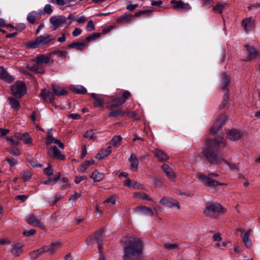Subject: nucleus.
Instances as JSON below:
<instances>
[{
	"label": "nucleus",
	"instance_id": "39",
	"mask_svg": "<svg viewBox=\"0 0 260 260\" xmlns=\"http://www.w3.org/2000/svg\"><path fill=\"white\" fill-rule=\"evenodd\" d=\"M226 6V4H217L213 7V10L215 13L221 14Z\"/></svg>",
	"mask_w": 260,
	"mask_h": 260
},
{
	"label": "nucleus",
	"instance_id": "50",
	"mask_svg": "<svg viewBox=\"0 0 260 260\" xmlns=\"http://www.w3.org/2000/svg\"><path fill=\"white\" fill-rule=\"evenodd\" d=\"M164 247L165 249L168 250H173L175 249L178 248V245L176 243L170 244V243H166L164 244Z\"/></svg>",
	"mask_w": 260,
	"mask_h": 260
},
{
	"label": "nucleus",
	"instance_id": "22",
	"mask_svg": "<svg viewBox=\"0 0 260 260\" xmlns=\"http://www.w3.org/2000/svg\"><path fill=\"white\" fill-rule=\"evenodd\" d=\"M155 157L160 161L163 162L167 160L169 158V156L164 151L160 149H155L153 151Z\"/></svg>",
	"mask_w": 260,
	"mask_h": 260
},
{
	"label": "nucleus",
	"instance_id": "21",
	"mask_svg": "<svg viewBox=\"0 0 260 260\" xmlns=\"http://www.w3.org/2000/svg\"><path fill=\"white\" fill-rule=\"evenodd\" d=\"M53 92L56 96H66L68 95V91L63 87L52 84Z\"/></svg>",
	"mask_w": 260,
	"mask_h": 260
},
{
	"label": "nucleus",
	"instance_id": "38",
	"mask_svg": "<svg viewBox=\"0 0 260 260\" xmlns=\"http://www.w3.org/2000/svg\"><path fill=\"white\" fill-rule=\"evenodd\" d=\"M230 82V79L229 77L225 74H223L222 75V84L221 87L223 89H224L229 84Z\"/></svg>",
	"mask_w": 260,
	"mask_h": 260
},
{
	"label": "nucleus",
	"instance_id": "1",
	"mask_svg": "<svg viewBox=\"0 0 260 260\" xmlns=\"http://www.w3.org/2000/svg\"><path fill=\"white\" fill-rule=\"evenodd\" d=\"M221 136L219 139L215 138L214 139L208 140L206 147L203 151V155L211 164L219 165L223 160L222 154H218L219 146L222 145L223 147L226 146L222 133Z\"/></svg>",
	"mask_w": 260,
	"mask_h": 260
},
{
	"label": "nucleus",
	"instance_id": "63",
	"mask_svg": "<svg viewBox=\"0 0 260 260\" xmlns=\"http://www.w3.org/2000/svg\"><path fill=\"white\" fill-rule=\"evenodd\" d=\"M57 139H55L52 135H49L48 137L46 138V142L48 145L51 144L53 143H54V141L57 140Z\"/></svg>",
	"mask_w": 260,
	"mask_h": 260
},
{
	"label": "nucleus",
	"instance_id": "25",
	"mask_svg": "<svg viewBox=\"0 0 260 260\" xmlns=\"http://www.w3.org/2000/svg\"><path fill=\"white\" fill-rule=\"evenodd\" d=\"M111 153V146H110L106 149H101L96 154L95 158L97 159H102L108 156Z\"/></svg>",
	"mask_w": 260,
	"mask_h": 260
},
{
	"label": "nucleus",
	"instance_id": "58",
	"mask_svg": "<svg viewBox=\"0 0 260 260\" xmlns=\"http://www.w3.org/2000/svg\"><path fill=\"white\" fill-rule=\"evenodd\" d=\"M131 187L133 188L142 189L143 188V185L138 183L137 181H136L135 180H133V183H132Z\"/></svg>",
	"mask_w": 260,
	"mask_h": 260
},
{
	"label": "nucleus",
	"instance_id": "37",
	"mask_svg": "<svg viewBox=\"0 0 260 260\" xmlns=\"http://www.w3.org/2000/svg\"><path fill=\"white\" fill-rule=\"evenodd\" d=\"M222 161H223L226 165H227L230 169L232 170H236V171H239V163H230L226 160L223 158Z\"/></svg>",
	"mask_w": 260,
	"mask_h": 260
},
{
	"label": "nucleus",
	"instance_id": "30",
	"mask_svg": "<svg viewBox=\"0 0 260 260\" xmlns=\"http://www.w3.org/2000/svg\"><path fill=\"white\" fill-rule=\"evenodd\" d=\"M28 69L30 71L36 72L39 73H43L44 72V68L42 66L38 63H36L34 65H28Z\"/></svg>",
	"mask_w": 260,
	"mask_h": 260
},
{
	"label": "nucleus",
	"instance_id": "8",
	"mask_svg": "<svg viewBox=\"0 0 260 260\" xmlns=\"http://www.w3.org/2000/svg\"><path fill=\"white\" fill-rule=\"evenodd\" d=\"M245 47L247 51V56L245 60L246 61L252 60L260 56L259 51L254 47L245 45Z\"/></svg>",
	"mask_w": 260,
	"mask_h": 260
},
{
	"label": "nucleus",
	"instance_id": "64",
	"mask_svg": "<svg viewBox=\"0 0 260 260\" xmlns=\"http://www.w3.org/2000/svg\"><path fill=\"white\" fill-rule=\"evenodd\" d=\"M28 198V196L25 194L18 195L15 197L16 200H21L22 202H24Z\"/></svg>",
	"mask_w": 260,
	"mask_h": 260
},
{
	"label": "nucleus",
	"instance_id": "12",
	"mask_svg": "<svg viewBox=\"0 0 260 260\" xmlns=\"http://www.w3.org/2000/svg\"><path fill=\"white\" fill-rule=\"evenodd\" d=\"M227 137L232 141H237L242 137L241 131L239 129H232L227 133Z\"/></svg>",
	"mask_w": 260,
	"mask_h": 260
},
{
	"label": "nucleus",
	"instance_id": "52",
	"mask_svg": "<svg viewBox=\"0 0 260 260\" xmlns=\"http://www.w3.org/2000/svg\"><path fill=\"white\" fill-rule=\"evenodd\" d=\"M100 36H101L100 33H94V34H92L91 35L87 37L86 38V40L87 41V42H89L91 41L95 40L96 38H99Z\"/></svg>",
	"mask_w": 260,
	"mask_h": 260
},
{
	"label": "nucleus",
	"instance_id": "42",
	"mask_svg": "<svg viewBox=\"0 0 260 260\" xmlns=\"http://www.w3.org/2000/svg\"><path fill=\"white\" fill-rule=\"evenodd\" d=\"M60 176V173H58V175L56 177L54 178H50L48 180L44 181L43 183L45 185L53 184L59 179Z\"/></svg>",
	"mask_w": 260,
	"mask_h": 260
},
{
	"label": "nucleus",
	"instance_id": "19",
	"mask_svg": "<svg viewBox=\"0 0 260 260\" xmlns=\"http://www.w3.org/2000/svg\"><path fill=\"white\" fill-rule=\"evenodd\" d=\"M0 79L6 82L10 83L14 80V78L9 75L3 67L0 66Z\"/></svg>",
	"mask_w": 260,
	"mask_h": 260
},
{
	"label": "nucleus",
	"instance_id": "26",
	"mask_svg": "<svg viewBox=\"0 0 260 260\" xmlns=\"http://www.w3.org/2000/svg\"><path fill=\"white\" fill-rule=\"evenodd\" d=\"M66 21V18L64 16H60L59 17L53 16L50 18V22L56 27L59 26L60 24L64 23Z\"/></svg>",
	"mask_w": 260,
	"mask_h": 260
},
{
	"label": "nucleus",
	"instance_id": "35",
	"mask_svg": "<svg viewBox=\"0 0 260 260\" xmlns=\"http://www.w3.org/2000/svg\"><path fill=\"white\" fill-rule=\"evenodd\" d=\"M136 209L142 212L145 215L152 216L153 215V212L149 207L146 206H138Z\"/></svg>",
	"mask_w": 260,
	"mask_h": 260
},
{
	"label": "nucleus",
	"instance_id": "4",
	"mask_svg": "<svg viewBox=\"0 0 260 260\" xmlns=\"http://www.w3.org/2000/svg\"><path fill=\"white\" fill-rule=\"evenodd\" d=\"M53 40L51 35L45 34L38 37L34 41L27 42L26 45L28 48H36L41 46L47 45Z\"/></svg>",
	"mask_w": 260,
	"mask_h": 260
},
{
	"label": "nucleus",
	"instance_id": "57",
	"mask_svg": "<svg viewBox=\"0 0 260 260\" xmlns=\"http://www.w3.org/2000/svg\"><path fill=\"white\" fill-rule=\"evenodd\" d=\"M6 138L7 140L10 141L13 145L17 146L20 144V142L18 140H15L12 137H7Z\"/></svg>",
	"mask_w": 260,
	"mask_h": 260
},
{
	"label": "nucleus",
	"instance_id": "56",
	"mask_svg": "<svg viewBox=\"0 0 260 260\" xmlns=\"http://www.w3.org/2000/svg\"><path fill=\"white\" fill-rule=\"evenodd\" d=\"M44 172L45 174L47 175L48 176H51L53 173V170L51 165H49L47 168H45L44 170Z\"/></svg>",
	"mask_w": 260,
	"mask_h": 260
},
{
	"label": "nucleus",
	"instance_id": "59",
	"mask_svg": "<svg viewBox=\"0 0 260 260\" xmlns=\"http://www.w3.org/2000/svg\"><path fill=\"white\" fill-rule=\"evenodd\" d=\"M36 233V230L31 229L23 232V234L26 237H30L33 236Z\"/></svg>",
	"mask_w": 260,
	"mask_h": 260
},
{
	"label": "nucleus",
	"instance_id": "10",
	"mask_svg": "<svg viewBox=\"0 0 260 260\" xmlns=\"http://www.w3.org/2000/svg\"><path fill=\"white\" fill-rule=\"evenodd\" d=\"M159 203L169 208L176 207L178 209L180 208V205L178 201L171 198L164 197L160 200Z\"/></svg>",
	"mask_w": 260,
	"mask_h": 260
},
{
	"label": "nucleus",
	"instance_id": "62",
	"mask_svg": "<svg viewBox=\"0 0 260 260\" xmlns=\"http://www.w3.org/2000/svg\"><path fill=\"white\" fill-rule=\"evenodd\" d=\"M81 196V192H78L75 191L74 193L71 196V198L69 199V200H72L74 201H75L77 200L78 198H79Z\"/></svg>",
	"mask_w": 260,
	"mask_h": 260
},
{
	"label": "nucleus",
	"instance_id": "46",
	"mask_svg": "<svg viewBox=\"0 0 260 260\" xmlns=\"http://www.w3.org/2000/svg\"><path fill=\"white\" fill-rule=\"evenodd\" d=\"M21 246L20 244H17L13 246L11 250V253L14 255H18L19 252L21 251Z\"/></svg>",
	"mask_w": 260,
	"mask_h": 260
},
{
	"label": "nucleus",
	"instance_id": "16",
	"mask_svg": "<svg viewBox=\"0 0 260 260\" xmlns=\"http://www.w3.org/2000/svg\"><path fill=\"white\" fill-rule=\"evenodd\" d=\"M61 244L59 242L52 243L49 246H43L44 248V252H49L50 254H53L58 249L61 247Z\"/></svg>",
	"mask_w": 260,
	"mask_h": 260
},
{
	"label": "nucleus",
	"instance_id": "49",
	"mask_svg": "<svg viewBox=\"0 0 260 260\" xmlns=\"http://www.w3.org/2000/svg\"><path fill=\"white\" fill-rule=\"evenodd\" d=\"M93 106L95 107H102L104 103V99H94Z\"/></svg>",
	"mask_w": 260,
	"mask_h": 260
},
{
	"label": "nucleus",
	"instance_id": "47",
	"mask_svg": "<svg viewBox=\"0 0 260 260\" xmlns=\"http://www.w3.org/2000/svg\"><path fill=\"white\" fill-rule=\"evenodd\" d=\"M71 1V0H49L50 3H54L55 2L59 6H64L69 4Z\"/></svg>",
	"mask_w": 260,
	"mask_h": 260
},
{
	"label": "nucleus",
	"instance_id": "45",
	"mask_svg": "<svg viewBox=\"0 0 260 260\" xmlns=\"http://www.w3.org/2000/svg\"><path fill=\"white\" fill-rule=\"evenodd\" d=\"M52 12V6L47 4L44 7V10L40 12V15L44 14L45 13H48L49 14H51Z\"/></svg>",
	"mask_w": 260,
	"mask_h": 260
},
{
	"label": "nucleus",
	"instance_id": "34",
	"mask_svg": "<svg viewBox=\"0 0 260 260\" xmlns=\"http://www.w3.org/2000/svg\"><path fill=\"white\" fill-rule=\"evenodd\" d=\"M122 137L120 136H115L110 141L112 146L117 148L121 144Z\"/></svg>",
	"mask_w": 260,
	"mask_h": 260
},
{
	"label": "nucleus",
	"instance_id": "27",
	"mask_svg": "<svg viewBox=\"0 0 260 260\" xmlns=\"http://www.w3.org/2000/svg\"><path fill=\"white\" fill-rule=\"evenodd\" d=\"M69 89L74 93L77 94H84L86 93V89L82 85H72L70 86Z\"/></svg>",
	"mask_w": 260,
	"mask_h": 260
},
{
	"label": "nucleus",
	"instance_id": "17",
	"mask_svg": "<svg viewBox=\"0 0 260 260\" xmlns=\"http://www.w3.org/2000/svg\"><path fill=\"white\" fill-rule=\"evenodd\" d=\"M171 3L174 5V8L179 9L184 11H188L191 9V7L188 3H185L182 1H172Z\"/></svg>",
	"mask_w": 260,
	"mask_h": 260
},
{
	"label": "nucleus",
	"instance_id": "7",
	"mask_svg": "<svg viewBox=\"0 0 260 260\" xmlns=\"http://www.w3.org/2000/svg\"><path fill=\"white\" fill-rule=\"evenodd\" d=\"M103 233L104 230L101 229L94 232L93 235L89 236L86 240L87 244L89 245L95 242L96 243L102 242Z\"/></svg>",
	"mask_w": 260,
	"mask_h": 260
},
{
	"label": "nucleus",
	"instance_id": "51",
	"mask_svg": "<svg viewBox=\"0 0 260 260\" xmlns=\"http://www.w3.org/2000/svg\"><path fill=\"white\" fill-rule=\"evenodd\" d=\"M151 12L152 11L150 10L139 11L135 13V16L139 17L143 14H146L147 16H149L151 14Z\"/></svg>",
	"mask_w": 260,
	"mask_h": 260
},
{
	"label": "nucleus",
	"instance_id": "2",
	"mask_svg": "<svg viewBox=\"0 0 260 260\" xmlns=\"http://www.w3.org/2000/svg\"><path fill=\"white\" fill-rule=\"evenodd\" d=\"M126 245L123 249V259L127 260L134 256H139L143 251V244L141 239L134 238L125 242Z\"/></svg>",
	"mask_w": 260,
	"mask_h": 260
},
{
	"label": "nucleus",
	"instance_id": "53",
	"mask_svg": "<svg viewBox=\"0 0 260 260\" xmlns=\"http://www.w3.org/2000/svg\"><path fill=\"white\" fill-rule=\"evenodd\" d=\"M54 53L59 57H65L67 55L68 52L65 50H56L54 51Z\"/></svg>",
	"mask_w": 260,
	"mask_h": 260
},
{
	"label": "nucleus",
	"instance_id": "43",
	"mask_svg": "<svg viewBox=\"0 0 260 260\" xmlns=\"http://www.w3.org/2000/svg\"><path fill=\"white\" fill-rule=\"evenodd\" d=\"M242 240L247 248H249L251 247L252 243V241L249 239V237L243 236L242 237Z\"/></svg>",
	"mask_w": 260,
	"mask_h": 260
},
{
	"label": "nucleus",
	"instance_id": "20",
	"mask_svg": "<svg viewBox=\"0 0 260 260\" xmlns=\"http://www.w3.org/2000/svg\"><path fill=\"white\" fill-rule=\"evenodd\" d=\"M134 20V16L127 13H124L117 19V22L122 24L128 23Z\"/></svg>",
	"mask_w": 260,
	"mask_h": 260
},
{
	"label": "nucleus",
	"instance_id": "55",
	"mask_svg": "<svg viewBox=\"0 0 260 260\" xmlns=\"http://www.w3.org/2000/svg\"><path fill=\"white\" fill-rule=\"evenodd\" d=\"M6 160L8 162L11 167L16 165L18 164L17 161L13 158H7Z\"/></svg>",
	"mask_w": 260,
	"mask_h": 260
},
{
	"label": "nucleus",
	"instance_id": "11",
	"mask_svg": "<svg viewBox=\"0 0 260 260\" xmlns=\"http://www.w3.org/2000/svg\"><path fill=\"white\" fill-rule=\"evenodd\" d=\"M26 222L31 225L37 226L41 229H45V225L40 220L37 219L35 215L33 214H29L26 219Z\"/></svg>",
	"mask_w": 260,
	"mask_h": 260
},
{
	"label": "nucleus",
	"instance_id": "28",
	"mask_svg": "<svg viewBox=\"0 0 260 260\" xmlns=\"http://www.w3.org/2000/svg\"><path fill=\"white\" fill-rule=\"evenodd\" d=\"M95 160H85L82 164H81L78 168V171L81 173H83L88 168V167L92 164H94Z\"/></svg>",
	"mask_w": 260,
	"mask_h": 260
},
{
	"label": "nucleus",
	"instance_id": "29",
	"mask_svg": "<svg viewBox=\"0 0 260 260\" xmlns=\"http://www.w3.org/2000/svg\"><path fill=\"white\" fill-rule=\"evenodd\" d=\"M104 174L98 172L96 170H94L90 176V177L93 180L94 182H99L104 177Z\"/></svg>",
	"mask_w": 260,
	"mask_h": 260
},
{
	"label": "nucleus",
	"instance_id": "48",
	"mask_svg": "<svg viewBox=\"0 0 260 260\" xmlns=\"http://www.w3.org/2000/svg\"><path fill=\"white\" fill-rule=\"evenodd\" d=\"M23 137L24 138L23 142L25 144H30L32 143V139L29 137L28 133H23Z\"/></svg>",
	"mask_w": 260,
	"mask_h": 260
},
{
	"label": "nucleus",
	"instance_id": "61",
	"mask_svg": "<svg viewBox=\"0 0 260 260\" xmlns=\"http://www.w3.org/2000/svg\"><path fill=\"white\" fill-rule=\"evenodd\" d=\"M61 199V196L59 193H56L52 201L50 202L51 206H54Z\"/></svg>",
	"mask_w": 260,
	"mask_h": 260
},
{
	"label": "nucleus",
	"instance_id": "41",
	"mask_svg": "<svg viewBox=\"0 0 260 260\" xmlns=\"http://www.w3.org/2000/svg\"><path fill=\"white\" fill-rule=\"evenodd\" d=\"M49 58L47 57H46L44 55H40L39 56L36 57L33 59V60L34 61H36V62L40 63H47L49 62Z\"/></svg>",
	"mask_w": 260,
	"mask_h": 260
},
{
	"label": "nucleus",
	"instance_id": "40",
	"mask_svg": "<svg viewBox=\"0 0 260 260\" xmlns=\"http://www.w3.org/2000/svg\"><path fill=\"white\" fill-rule=\"evenodd\" d=\"M83 136L86 138H89L90 140H95L97 138V136L94 134L93 129L87 131L84 134Z\"/></svg>",
	"mask_w": 260,
	"mask_h": 260
},
{
	"label": "nucleus",
	"instance_id": "36",
	"mask_svg": "<svg viewBox=\"0 0 260 260\" xmlns=\"http://www.w3.org/2000/svg\"><path fill=\"white\" fill-rule=\"evenodd\" d=\"M9 103L11 108L16 111H18L20 108L19 102L17 99H8Z\"/></svg>",
	"mask_w": 260,
	"mask_h": 260
},
{
	"label": "nucleus",
	"instance_id": "54",
	"mask_svg": "<svg viewBox=\"0 0 260 260\" xmlns=\"http://www.w3.org/2000/svg\"><path fill=\"white\" fill-rule=\"evenodd\" d=\"M136 196H138L141 199L143 200H146L147 201H151L152 199L150 198L148 195L145 193H135Z\"/></svg>",
	"mask_w": 260,
	"mask_h": 260
},
{
	"label": "nucleus",
	"instance_id": "31",
	"mask_svg": "<svg viewBox=\"0 0 260 260\" xmlns=\"http://www.w3.org/2000/svg\"><path fill=\"white\" fill-rule=\"evenodd\" d=\"M41 15H40V12L38 13L36 11H32L28 14L27 20L30 23L34 24L35 23L37 17Z\"/></svg>",
	"mask_w": 260,
	"mask_h": 260
},
{
	"label": "nucleus",
	"instance_id": "24",
	"mask_svg": "<svg viewBox=\"0 0 260 260\" xmlns=\"http://www.w3.org/2000/svg\"><path fill=\"white\" fill-rule=\"evenodd\" d=\"M253 19L251 17L244 19L242 23L243 29L246 31L250 30L253 26Z\"/></svg>",
	"mask_w": 260,
	"mask_h": 260
},
{
	"label": "nucleus",
	"instance_id": "32",
	"mask_svg": "<svg viewBox=\"0 0 260 260\" xmlns=\"http://www.w3.org/2000/svg\"><path fill=\"white\" fill-rule=\"evenodd\" d=\"M86 43L84 42H73L68 45L69 48H75L78 50H83L86 46Z\"/></svg>",
	"mask_w": 260,
	"mask_h": 260
},
{
	"label": "nucleus",
	"instance_id": "6",
	"mask_svg": "<svg viewBox=\"0 0 260 260\" xmlns=\"http://www.w3.org/2000/svg\"><path fill=\"white\" fill-rule=\"evenodd\" d=\"M11 91L14 95L21 97L26 93V87L23 82L16 81L12 86Z\"/></svg>",
	"mask_w": 260,
	"mask_h": 260
},
{
	"label": "nucleus",
	"instance_id": "9",
	"mask_svg": "<svg viewBox=\"0 0 260 260\" xmlns=\"http://www.w3.org/2000/svg\"><path fill=\"white\" fill-rule=\"evenodd\" d=\"M226 117L221 115L217 119L213 126L211 128V132L213 135H215L220 131V128L225 124Z\"/></svg>",
	"mask_w": 260,
	"mask_h": 260
},
{
	"label": "nucleus",
	"instance_id": "14",
	"mask_svg": "<svg viewBox=\"0 0 260 260\" xmlns=\"http://www.w3.org/2000/svg\"><path fill=\"white\" fill-rule=\"evenodd\" d=\"M57 102L55 101V99H43V102L45 104H50L51 106H54L56 109L60 108L61 109H64L66 105L62 104L61 102V99H56Z\"/></svg>",
	"mask_w": 260,
	"mask_h": 260
},
{
	"label": "nucleus",
	"instance_id": "23",
	"mask_svg": "<svg viewBox=\"0 0 260 260\" xmlns=\"http://www.w3.org/2000/svg\"><path fill=\"white\" fill-rule=\"evenodd\" d=\"M127 99H113L112 101L109 103L108 107L109 109L112 110L114 108L122 105L125 102Z\"/></svg>",
	"mask_w": 260,
	"mask_h": 260
},
{
	"label": "nucleus",
	"instance_id": "15",
	"mask_svg": "<svg viewBox=\"0 0 260 260\" xmlns=\"http://www.w3.org/2000/svg\"><path fill=\"white\" fill-rule=\"evenodd\" d=\"M161 168L169 179L173 181L175 180L176 177V174L169 165L167 164H164L161 167Z\"/></svg>",
	"mask_w": 260,
	"mask_h": 260
},
{
	"label": "nucleus",
	"instance_id": "44",
	"mask_svg": "<svg viewBox=\"0 0 260 260\" xmlns=\"http://www.w3.org/2000/svg\"><path fill=\"white\" fill-rule=\"evenodd\" d=\"M124 113L120 110H117L116 111H111L109 113L108 116L109 117H117L118 116H123Z\"/></svg>",
	"mask_w": 260,
	"mask_h": 260
},
{
	"label": "nucleus",
	"instance_id": "60",
	"mask_svg": "<svg viewBox=\"0 0 260 260\" xmlns=\"http://www.w3.org/2000/svg\"><path fill=\"white\" fill-rule=\"evenodd\" d=\"M31 174L29 172L26 171L23 173L22 179L25 181H28L31 178Z\"/></svg>",
	"mask_w": 260,
	"mask_h": 260
},
{
	"label": "nucleus",
	"instance_id": "18",
	"mask_svg": "<svg viewBox=\"0 0 260 260\" xmlns=\"http://www.w3.org/2000/svg\"><path fill=\"white\" fill-rule=\"evenodd\" d=\"M131 164L130 169L134 172H137L138 169L139 159L136 154L132 153L128 159Z\"/></svg>",
	"mask_w": 260,
	"mask_h": 260
},
{
	"label": "nucleus",
	"instance_id": "3",
	"mask_svg": "<svg viewBox=\"0 0 260 260\" xmlns=\"http://www.w3.org/2000/svg\"><path fill=\"white\" fill-rule=\"evenodd\" d=\"M225 211V208L219 203L208 202L204 210V214L206 217L216 218L217 214H223Z\"/></svg>",
	"mask_w": 260,
	"mask_h": 260
},
{
	"label": "nucleus",
	"instance_id": "33",
	"mask_svg": "<svg viewBox=\"0 0 260 260\" xmlns=\"http://www.w3.org/2000/svg\"><path fill=\"white\" fill-rule=\"evenodd\" d=\"M44 253V248L43 247L37 250L31 251L29 253V256L31 259H36Z\"/></svg>",
	"mask_w": 260,
	"mask_h": 260
},
{
	"label": "nucleus",
	"instance_id": "13",
	"mask_svg": "<svg viewBox=\"0 0 260 260\" xmlns=\"http://www.w3.org/2000/svg\"><path fill=\"white\" fill-rule=\"evenodd\" d=\"M49 153L50 156L55 158L56 159L63 160L66 159V156L64 154H61V151L59 150L56 146H53L52 148L49 149Z\"/></svg>",
	"mask_w": 260,
	"mask_h": 260
},
{
	"label": "nucleus",
	"instance_id": "5",
	"mask_svg": "<svg viewBox=\"0 0 260 260\" xmlns=\"http://www.w3.org/2000/svg\"><path fill=\"white\" fill-rule=\"evenodd\" d=\"M197 177L205 186L208 187H214L224 184L223 183L212 179L209 176H206L202 173L198 174Z\"/></svg>",
	"mask_w": 260,
	"mask_h": 260
}]
</instances>
